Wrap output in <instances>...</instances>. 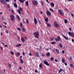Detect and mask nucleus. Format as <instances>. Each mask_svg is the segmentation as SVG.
Returning a JSON list of instances; mask_svg holds the SVG:
<instances>
[{
    "mask_svg": "<svg viewBox=\"0 0 74 74\" xmlns=\"http://www.w3.org/2000/svg\"><path fill=\"white\" fill-rule=\"evenodd\" d=\"M71 36H72V37H74V34L73 33H72V34H71Z\"/></svg>",
    "mask_w": 74,
    "mask_h": 74,
    "instance_id": "nucleus-31",
    "label": "nucleus"
},
{
    "mask_svg": "<svg viewBox=\"0 0 74 74\" xmlns=\"http://www.w3.org/2000/svg\"><path fill=\"white\" fill-rule=\"evenodd\" d=\"M25 4L27 6L29 5V2H28V1H27L26 2Z\"/></svg>",
    "mask_w": 74,
    "mask_h": 74,
    "instance_id": "nucleus-24",
    "label": "nucleus"
},
{
    "mask_svg": "<svg viewBox=\"0 0 74 74\" xmlns=\"http://www.w3.org/2000/svg\"><path fill=\"white\" fill-rule=\"evenodd\" d=\"M40 14H42V12L41 11Z\"/></svg>",
    "mask_w": 74,
    "mask_h": 74,
    "instance_id": "nucleus-63",
    "label": "nucleus"
},
{
    "mask_svg": "<svg viewBox=\"0 0 74 74\" xmlns=\"http://www.w3.org/2000/svg\"><path fill=\"white\" fill-rule=\"evenodd\" d=\"M70 66L71 67H73V65L71 64H70Z\"/></svg>",
    "mask_w": 74,
    "mask_h": 74,
    "instance_id": "nucleus-41",
    "label": "nucleus"
},
{
    "mask_svg": "<svg viewBox=\"0 0 74 74\" xmlns=\"http://www.w3.org/2000/svg\"><path fill=\"white\" fill-rule=\"evenodd\" d=\"M4 23L5 25H7V23H6V22H4Z\"/></svg>",
    "mask_w": 74,
    "mask_h": 74,
    "instance_id": "nucleus-54",
    "label": "nucleus"
},
{
    "mask_svg": "<svg viewBox=\"0 0 74 74\" xmlns=\"http://www.w3.org/2000/svg\"><path fill=\"white\" fill-rule=\"evenodd\" d=\"M40 2H41V4L42 5H43V2H42V1H40Z\"/></svg>",
    "mask_w": 74,
    "mask_h": 74,
    "instance_id": "nucleus-42",
    "label": "nucleus"
},
{
    "mask_svg": "<svg viewBox=\"0 0 74 74\" xmlns=\"http://www.w3.org/2000/svg\"><path fill=\"white\" fill-rule=\"evenodd\" d=\"M73 0H68V1L69 2V1H73Z\"/></svg>",
    "mask_w": 74,
    "mask_h": 74,
    "instance_id": "nucleus-53",
    "label": "nucleus"
},
{
    "mask_svg": "<svg viewBox=\"0 0 74 74\" xmlns=\"http://www.w3.org/2000/svg\"><path fill=\"white\" fill-rule=\"evenodd\" d=\"M45 22H48V18L47 17L46 18H45Z\"/></svg>",
    "mask_w": 74,
    "mask_h": 74,
    "instance_id": "nucleus-18",
    "label": "nucleus"
},
{
    "mask_svg": "<svg viewBox=\"0 0 74 74\" xmlns=\"http://www.w3.org/2000/svg\"><path fill=\"white\" fill-rule=\"evenodd\" d=\"M56 51L57 53L59 54V53H60V52H59V50H58V49H56Z\"/></svg>",
    "mask_w": 74,
    "mask_h": 74,
    "instance_id": "nucleus-12",
    "label": "nucleus"
},
{
    "mask_svg": "<svg viewBox=\"0 0 74 74\" xmlns=\"http://www.w3.org/2000/svg\"><path fill=\"white\" fill-rule=\"evenodd\" d=\"M55 40L56 41H59V40L58 38H55Z\"/></svg>",
    "mask_w": 74,
    "mask_h": 74,
    "instance_id": "nucleus-40",
    "label": "nucleus"
},
{
    "mask_svg": "<svg viewBox=\"0 0 74 74\" xmlns=\"http://www.w3.org/2000/svg\"><path fill=\"white\" fill-rule=\"evenodd\" d=\"M54 25L56 27H59V25L56 22H54Z\"/></svg>",
    "mask_w": 74,
    "mask_h": 74,
    "instance_id": "nucleus-6",
    "label": "nucleus"
},
{
    "mask_svg": "<svg viewBox=\"0 0 74 74\" xmlns=\"http://www.w3.org/2000/svg\"><path fill=\"white\" fill-rule=\"evenodd\" d=\"M22 31L23 32H25V28L24 27H23L22 28Z\"/></svg>",
    "mask_w": 74,
    "mask_h": 74,
    "instance_id": "nucleus-22",
    "label": "nucleus"
},
{
    "mask_svg": "<svg viewBox=\"0 0 74 74\" xmlns=\"http://www.w3.org/2000/svg\"><path fill=\"white\" fill-rule=\"evenodd\" d=\"M10 18L11 21H15V16L12 14H11L10 15Z\"/></svg>",
    "mask_w": 74,
    "mask_h": 74,
    "instance_id": "nucleus-3",
    "label": "nucleus"
},
{
    "mask_svg": "<svg viewBox=\"0 0 74 74\" xmlns=\"http://www.w3.org/2000/svg\"><path fill=\"white\" fill-rule=\"evenodd\" d=\"M23 55H25V53L24 52H23Z\"/></svg>",
    "mask_w": 74,
    "mask_h": 74,
    "instance_id": "nucleus-62",
    "label": "nucleus"
},
{
    "mask_svg": "<svg viewBox=\"0 0 74 74\" xmlns=\"http://www.w3.org/2000/svg\"><path fill=\"white\" fill-rule=\"evenodd\" d=\"M17 11L18 12V13H19L20 14H21V11H19L18 10H17Z\"/></svg>",
    "mask_w": 74,
    "mask_h": 74,
    "instance_id": "nucleus-43",
    "label": "nucleus"
},
{
    "mask_svg": "<svg viewBox=\"0 0 74 74\" xmlns=\"http://www.w3.org/2000/svg\"><path fill=\"white\" fill-rule=\"evenodd\" d=\"M26 23H29V21H28V20H27Z\"/></svg>",
    "mask_w": 74,
    "mask_h": 74,
    "instance_id": "nucleus-56",
    "label": "nucleus"
},
{
    "mask_svg": "<svg viewBox=\"0 0 74 74\" xmlns=\"http://www.w3.org/2000/svg\"><path fill=\"white\" fill-rule=\"evenodd\" d=\"M49 10H50V11H51V12H53V10L52 8H49Z\"/></svg>",
    "mask_w": 74,
    "mask_h": 74,
    "instance_id": "nucleus-33",
    "label": "nucleus"
},
{
    "mask_svg": "<svg viewBox=\"0 0 74 74\" xmlns=\"http://www.w3.org/2000/svg\"><path fill=\"white\" fill-rule=\"evenodd\" d=\"M20 62L21 64H22V63H23V61L22 60V58H21L20 59Z\"/></svg>",
    "mask_w": 74,
    "mask_h": 74,
    "instance_id": "nucleus-29",
    "label": "nucleus"
},
{
    "mask_svg": "<svg viewBox=\"0 0 74 74\" xmlns=\"http://www.w3.org/2000/svg\"><path fill=\"white\" fill-rule=\"evenodd\" d=\"M70 60H72V58L71 57H70Z\"/></svg>",
    "mask_w": 74,
    "mask_h": 74,
    "instance_id": "nucleus-64",
    "label": "nucleus"
},
{
    "mask_svg": "<svg viewBox=\"0 0 74 74\" xmlns=\"http://www.w3.org/2000/svg\"><path fill=\"white\" fill-rule=\"evenodd\" d=\"M17 29L18 30H19V31H21V29L20 28H17Z\"/></svg>",
    "mask_w": 74,
    "mask_h": 74,
    "instance_id": "nucleus-46",
    "label": "nucleus"
},
{
    "mask_svg": "<svg viewBox=\"0 0 74 74\" xmlns=\"http://www.w3.org/2000/svg\"><path fill=\"white\" fill-rule=\"evenodd\" d=\"M72 33L70 32H68V34L69 35V36H71Z\"/></svg>",
    "mask_w": 74,
    "mask_h": 74,
    "instance_id": "nucleus-27",
    "label": "nucleus"
},
{
    "mask_svg": "<svg viewBox=\"0 0 74 74\" xmlns=\"http://www.w3.org/2000/svg\"><path fill=\"white\" fill-rule=\"evenodd\" d=\"M46 14L48 16H51V13L49 11L47 10L46 11Z\"/></svg>",
    "mask_w": 74,
    "mask_h": 74,
    "instance_id": "nucleus-7",
    "label": "nucleus"
},
{
    "mask_svg": "<svg viewBox=\"0 0 74 74\" xmlns=\"http://www.w3.org/2000/svg\"><path fill=\"white\" fill-rule=\"evenodd\" d=\"M46 51H48L49 50V49H46Z\"/></svg>",
    "mask_w": 74,
    "mask_h": 74,
    "instance_id": "nucleus-61",
    "label": "nucleus"
},
{
    "mask_svg": "<svg viewBox=\"0 0 74 74\" xmlns=\"http://www.w3.org/2000/svg\"><path fill=\"white\" fill-rule=\"evenodd\" d=\"M5 1L6 2H9V0H5Z\"/></svg>",
    "mask_w": 74,
    "mask_h": 74,
    "instance_id": "nucleus-59",
    "label": "nucleus"
},
{
    "mask_svg": "<svg viewBox=\"0 0 74 74\" xmlns=\"http://www.w3.org/2000/svg\"><path fill=\"white\" fill-rule=\"evenodd\" d=\"M19 2L21 3H24V1H25L24 0H19Z\"/></svg>",
    "mask_w": 74,
    "mask_h": 74,
    "instance_id": "nucleus-19",
    "label": "nucleus"
},
{
    "mask_svg": "<svg viewBox=\"0 0 74 74\" xmlns=\"http://www.w3.org/2000/svg\"><path fill=\"white\" fill-rule=\"evenodd\" d=\"M39 67L40 68V69H42V64L40 63L39 64Z\"/></svg>",
    "mask_w": 74,
    "mask_h": 74,
    "instance_id": "nucleus-17",
    "label": "nucleus"
},
{
    "mask_svg": "<svg viewBox=\"0 0 74 74\" xmlns=\"http://www.w3.org/2000/svg\"><path fill=\"white\" fill-rule=\"evenodd\" d=\"M35 54L37 57H40V56L39 55V53L36 52Z\"/></svg>",
    "mask_w": 74,
    "mask_h": 74,
    "instance_id": "nucleus-13",
    "label": "nucleus"
},
{
    "mask_svg": "<svg viewBox=\"0 0 74 74\" xmlns=\"http://www.w3.org/2000/svg\"><path fill=\"white\" fill-rule=\"evenodd\" d=\"M50 39H51V40H52V41H53V39H54V38H51Z\"/></svg>",
    "mask_w": 74,
    "mask_h": 74,
    "instance_id": "nucleus-49",
    "label": "nucleus"
},
{
    "mask_svg": "<svg viewBox=\"0 0 74 74\" xmlns=\"http://www.w3.org/2000/svg\"><path fill=\"white\" fill-rule=\"evenodd\" d=\"M68 22V21L66 19H65V21H64V22L65 23H67Z\"/></svg>",
    "mask_w": 74,
    "mask_h": 74,
    "instance_id": "nucleus-28",
    "label": "nucleus"
},
{
    "mask_svg": "<svg viewBox=\"0 0 74 74\" xmlns=\"http://www.w3.org/2000/svg\"><path fill=\"white\" fill-rule=\"evenodd\" d=\"M63 37L66 40H69V38L67 37L66 36H65L63 34H62Z\"/></svg>",
    "mask_w": 74,
    "mask_h": 74,
    "instance_id": "nucleus-10",
    "label": "nucleus"
},
{
    "mask_svg": "<svg viewBox=\"0 0 74 74\" xmlns=\"http://www.w3.org/2000/svg\"><path fill=\"white\" fill-rule=\"evenodd\" d=\"M32 3L35 6H37L38 5V2L36 0H34L32 1Z\"/></svg>",
    "mask_w": 74,
    "mask_h": 74,
    "instance_id": "nucleus-2",
    "label": "nucleus"
},
{
    "mask_svg": "<svg viewBox=\"0 0 74 74\" xmlns=\"http://www.w3.org/2000/svg\"><path fill=\"white\" fill-rule=\"evenodd\" d=\"M10 53L12 55H14V53L12 51H11L10 52Z\"/></svg>",
    "mask_w": 74,
    "mask_h": 74,
    "instance_id": "nucleus-35",
    "label": "nucleus"
},
{
    "mask_svg": "<svg viewBox=\"0 0 74 74\" xmlns=\"http://www.w3.org/2000/svg\"><path fill=\"white\" fill-rule=\"evenodd\" d=\"M58 38L59 40H61V38H60V36H58Z\"/></svg>",
    "mask_w": 74,
    "mask_h": 74,
    "instance_id": "nucleus-30",
    "label": "nucleus"
},
{
    "mask_svg": "<svg viewBox=\"0 0 74 74\" xmlns=\"http://www.w3.org/2000/svg\"><path fill=\"white\" fill-rule=\"evenodd\" d=\"M21 41L23 42H24L25 41V39L23 38H21Z\"/></svg>",
    "mask_w": 74,
    "mask_h": 74,
    "instance_id": "nucleus-14",
    "label": "nucleus"
},
{
    "mask_svg": "<svg viewBox=\"0 0 74 74\" xmlns=\"http://www.w3.org/2000/svg\"><path fill=\"white\" fill-rule=\"evenodd\" d=\"M16 17L17 18V19H18V20L19 21H20V17H19V16H18V15H16Z\"/></svg>",
    "mask_w": 74,
    "mask_h": 74,
    "instance_id": "nucleus-16",
    "label": "nucleus"
},
{
    "mask_svg": "<svg viewBox=\"0 0 74 74\" xmlns=\"http://www.w3.org/2000/svg\"><path fill=\"white\" fill-rule=\"evenodd\" d=\"M69 30H70V31H71V28L70 27L69 28Z\"/></svg>",
    "mask_w": 74,
    "mask_h": 74,
    "instance_id": "nucleus-60",
    "label": "nucleus"
},
{
    "mask_svg": "<svg viewBox=\"0 0 74 74\" xmlns=\"http://www.w3.org/2000/svg\"><path fill=\"white\" fill-rule=\"evenodd\" d=\"M51 44H56V42H52L51 43Z\"/></svg>",
    "mask_w": 74,
    "mask_h": 74,
    "instance_id": "nucleus-39",
    "label": "nucleus"
},
{
    "mask_svg": "<svg viewBox=\"0 0 74 74\" xmlns=\"http://www.w3.org/2000/svg\"><path fill=\"white\" fill-rule=\"evenodd\" d=\"M62 62L64 63L65 62L64 59H62Z\"/></svg>",
    "mask_w": 74,
    "mask_h": 74,
    "instance_id": "nucleus-32",
    "label": "nucleus"
},
{
    "mask_svg": "<svg viewBox=\"0 0 74 74\" xmlns=\"http://www.w3.org/2000/svg\"><path fill=\"white\" fill-rule=\"evenodd\" d=\"M12 14H14V10H12V12H11Z\"/></svg>",
    "mask_w": 74,
    "mask_h": 74,
    "instance_id": "nucleus-34",
    "label": "nucleus"
},
{
    "mask_svg": "<svg viewBox=\"0 0 74 74\" xmlns=\"http://www.w3.org/2000/svg\"><path fill=\"white\" fill-rule=\"evenodd\" d=\"M59 46L60 48H63V45H62L61 44H59Z\"/></svg>",
    "mask_w": 74,
    "mask_h": 74,
    "instance_id": "nucleus-20",
    "label": "nucleus"
},
{
    "mask_svg": "<svg viewBox=\"0 0 74 74\" xmlns=\"http://www.w3.org/2000/svg\"><path fill=\"white\" fill-rule=\"evenodd\" d=\"M38 22L39 23H41V21L40 20H38Z\"/></svg>",
    "mask_w": 74,
    "mask_h": 74,
    "instance_id": "nucleus-58",
    "label": "nucleus"
},
{
    "mask_svg": "<svg viewBox=\"0 0 74 74\" xmlns=\"http://www.w3.org/2000/svg\"><path fill=\"white\" fill-rule=\"evenodd\" d=\"M62 53H64V51L63 50L62 51Z\"/></svg>",
    "mask_w": 74,
    "mask_h": 74,
    "instance_id": "nucleus-52",
    "label": "nucleus"
},
{
    "mask_svg": "<svg viewBox=\"0 0 74 74\" xmlns=\"http://www.w3.org/2000/svg\"><path fill=\"white\" fill-rule=\"evenodd\" d=\"M22 8H19V10H18V11H21L22 10Z\"/></svg>",
    "mask_w": 74,
    "mask_h": 74,
    "instance_id": "nucleus-45",
    "label": "nucleus"
},
{
    "mask_svg": "<svg viewBox=\"0 0 74 74\" xmlns=\"http://www.w3.org/2000/svg\"><path fill=\"white\" fill-rule=\"evenodd\" d=\"M46 56L48 57H49L50 55H51V54L49 53H47L46 55Z\"/></svg>",
    "mask_w": 74,
    "mask_h": 74,
    "instance_id": "nucleus-15",
    "label": "nucleus"
},
{
    "mask_svg": "<svg viewBox=\"0 0 74 74\" xmlns=\"http://www.w3.org/2000/svg\"><path fill=\"white\" fill-rule=\"evenodd\" d=\"M22 45V44H18V45H17L16 46V47H21V46Z\"/></svg>",
    "mask_w": 74,
    "mask_h": 74,
    "instance_id": "nucleus-25",
    "label": "nucleus"
},
{
    "mask_svg": "<svg viewBox=\"0 0 74 74\" xmlns=\"http://www.w3.org/2000/svg\"><path fill=\"white\" fill-rule=\"evenodd\" d=\"M60 13V14L62 15H64V13L63 12V10H59L58 11Z\"/></svg>",
    "mask_w": 74,
    "mask_h": 74,
    "instance_id": "nucleus-5",
    "label": "nucleus"
},
{
    "mask_svg": "<svg viewBox=\"0 0 74 74\" xmlns=\"http://www.w3.org/2000/svg\"><path fill=\"white\" fill-rule=\"evenodd\" d=\"M43 63L45 64L47 66H49V64L48 62H47V61L46 60H43Z\"/></svg>",
    "mask_w": 74,
    "mask_h": 74,
    "instance_id": "nucleus-4",
    "label": "nucleus"
},
{
    "mask_svg": "<svg viewBox=\"0 0 74 74\" xmlns=\"http://www.w3.org/2000/svg\"><path fill=\"white\" fill-rule=\"evenodd\" d=\"M46 1L47 2L49 3V1L48 0H46Z\"/></svg>",
    "mask_w": 74,
    "mask_h": 74,
    "instance_id": "nucleus-55",
    "label": "nucleus"
},
{
    "mask_svg": "<svg viewBox=\"0 0 74 74\" xmlns=\"http://www.w3.org/2000/svg\"><path fill=\"white\" fill-rule=\"evenodd\" d=\"M50 5L51 7H54V6L55 5V4L54 3H51L50 4Z\"/></svg>",
    "mask_w": 74,
    "mask_h": 74,
    "instance_id": "nucleus-11",
    "label": "nucleus"
},
{
    "mask_svg": "<svg viewBox=\"0 0 74 74\" xmlns=\"http://www.w3.org/2000/svg\"><path fill=\"white\" fill-rule=\"evenodd\" d=\"M35 73H38V71L37 70H35Z\"/></svg>",
    "mask_w": 74,
    "mask_h": 74,
    "instance_id": "nucleus-50",
    "label": "nucleus"
},
{
    "mask_svg": "<svg viewBox=\"0 0 74 74\" xmlns=\"http://www.w3.org/2000/svg\"><path fill=\"white\" fill-rule=\"evenodd\" d=\"M64 64L65 66H67V63L66 62H64Z\"/></svg>",
    "mask_w": 74,
    "mask_h": 74,
    "instance_id": "nucleus-51",
    "label": "nucleus"
},
{
    "mask_svg": "<svg viewBox=\"0 0 74 74\" xmlns=\"http://www.w3.org/2000/svg\"><path fill=\"white\" fill-rule=\"evenodd\" d=\"M63 70L64 69H60V71H59L58 72V73H60V72H61V71H63Z\"/></svg>",
    "mask_w": 74,
    "mask_h": 74,
    "instance_id": "nucleus-26",
    "label": "nucleus"
},
{
    "mask_svg": "<svg viewBox=\"0 0 74 74\" xmlns=\"http://www.w3.org/2000/svg\"><path fill=\"white\" fill-rule=\"evenodd\" d=\"M34 22L35 25H37V19H36V18H34Z\"/></svg>",
    "mask_w": 74,
    "mask_h": 74,
    "instance_id": "nucleus-9",
    "label": "nucleus"
},
{
    "mask_svg": "<svg viewBox=\"0 0 74 74\" xmlns=\"http://www.w3.org/2000/svg\"><path fill=\"white\" fill-rule=\"evenodd\" d=\"M8 66L10 68V67H11V64H9L8 65Z\"/></svg>",
    "mask_w": 74,
    "mask_h": 74,
    "instance_id": "nucleus-44",
    "label": "nucleus"
},
{
    "mask_svg": "<svg viewBox=\"0 0 74 74\" xmlns=\"http://www.w3.org/2000/svg\"><path fill=\"white\" fill-rule=\"evenodd\" d=\"M0 2H1V3H3V4H5V0H0Z\"/></svg>",
    "mask_w": 74,
    "mask_h": 74,
    "instance_id": "nucleus-8",
    "label": "nucleus"
},
{
    "mask_svg": "<svg viewBox=\"0 0 74 74\" xmlns=\"http://www.w3.org/2000/svg\"><path fill=\"white\" fill-rule=\"evenodd\" d=\"M29 56H32V53H29Z\"/></svg>",
    "mask_w": 74,
    "mask_h": 74,
    "instance_id": "nucleus-48",
    "label": "nucleus"
},
{
    "mask_svg": "<svg viewBox=\"0 0 74 74\" xmlns=\"http://www.w3.org/2000/svg\"><path fill=\"white\" fill-rule=\"evenodd\" d=\"M5 33H7V34H8V31H7V30H5Z\"/></svg>",
    "mask_w": 74,
    "mask_h": 74,
    "instance_id": "nucleus-47",
    "label": "nucleus"
},
{
    "mask_svg": "<svg viewBox=\"0 0 74 74\" xmlns=\"http://www.w3.org/2000/svg\"><path fill=\"white\" fill-rule=\"evenodd\" d=\"M47 26H48L49 27H50L51 25V24L49 23H48L47 25Z\"/></svg>",
    "mask_w": 74,
    "mask_h": 74,
    "instance_id": "nucleus-36",
    "label": "nucleus"
},
{
    "mask_svg": "<svg viewBox=\"0 0 74 74\" xmlns=\"http://www.w3.org/2000/svg\"><path fill=\"white\" fill-rule=\"evenodd\" d=\"M54 59V58L53 57H51V61H53Z\"/></svg>",
    "mask_w": 74,
    "mask_h": 74,
    "instance_id": "nucleus-38",
    "label": "nucleus"
},
{
    "mask_svg": "<svg viewBox=\"0 0 74 74\" xmlns=\"http://www.w3.org/2000/svg\"><path fill=\"white\" fill-rule=\"evenodd\" d=\"M34 34L35 35V37L36 38H38V37H39V33L38 32H34Z\"/></svg>",
    "mask_w": 74,
    "mask_h": 74,
    "instance_id": "nucleus-1",
    "label": "nucleus"
},
{
    "mask_svg": "<svg viewBox=\"0 0 74 74\" xmlns=\"http://www.w3.org/2000/svg\"><path fill=\"white\" fill-rule=\"evenodd\" d=\"M16 55L18 56H19L20 55V53L19 52H17L16 53Z\"/></svg>",
    "mask_w": 74,
    "mask_h": 74,
    "instance_id": "nucleus-21",
    "label": "nucleus"
},
{
    "mask_svg": "<svg viewBox=\"0 0 74 74\" xmlns=\"http://www.w3.org/2000/svg\"><path fill=\"white\" fill-rule=\"evenodd\" d=\"M58 61V60L56 59L55 60V61L56 62H57Z\"/></svg>",
    "mask_w": 74,
    "mask_h": 74,
    "instance_id": "nucleus-57",
    "label": "nucleus"
},
{
    "mask_svg": "<svg viewBox=\"0 0 74 74\" xmlns=\"http://www.w3.org/2000/svg\"><path fill=\"white\" fill-rule=\"evenodd\" d=\"M14 7H15V8H17V5H16V3H14Z\"/></svg>",
    "mask_w": 74,
    "mask_h": 74,
    "instance_id": "nucleus-23",
    "label": "nucleus"
},
{
    "mask_svg": "<svg viewBox=\"0 0 74 74\" xmlns=\"http://www.w3.org/2000/svg\"><path fill=\"white\" fill-rule=\"evenodd\" d=\"M20 26H21V27H22V26H23V25L22 24V23H20Z\"/></svg>",
    "mask_w": 74,
    "mask_h": 74,
    "instance_id": "nucleus-37",
    "label": "nucleus"
}]
</instances>
